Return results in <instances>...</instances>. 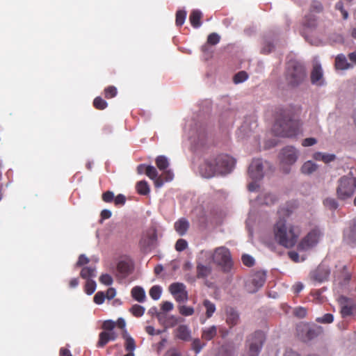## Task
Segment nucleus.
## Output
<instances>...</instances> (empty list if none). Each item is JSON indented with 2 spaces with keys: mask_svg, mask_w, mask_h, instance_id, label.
Returning <instances> with one entry per match:
<instances>
[{
  "mask_svg": "<svg viewBox=\"0 0 356 356\" xmlns=\"http://www.w3.org/2000/svg\"><path fill=\"white\" fill-rule=\"evenodd\" d=\"M293 117V107L290 106L279 110L278 117L273 127V131L277 136L293 137L298 134L300 122Z\"/></svg>",
  "mask_w": 356,
  "mask_h": 356,
  "instance_id": "obj_1",
  "label": "nucleus"
},
{
  "mask_svg": "<svg viewBox=\"0 0 356 356\" xmlns=\"http://www.w3.org/2000/svg\"><path fill=\"white\" fill-rule=\"evenodd\" d=\"M235 160L227 154H219L205 160L200 165V172L202 177L211 178L217 175L229 172L234 168Z\"/></svg>",
  "mask_w": 356,
  "mask_h": 356,
  "instance_id": "obj_2",
  "label": "nucleus"
},
{
  "mask_svg": "<svg viewBox=\"0 0 356 356\" xmlns=\"http://www.w3.org/2000/svg\"><path fill=\"white\" fill-rule=\"evenodd\" d=\"M274 234L280 245L291 248L297 243L300 229L293 225H286L284 220H280L274 226Z\"/></svg>",
  "mask_w": 356,
  "mask_h": 356,
  "instance_id": "obj_3",
  "label": "nucleus"
},
{
  "mask_svg": "<svg viewBox=\"0 0 356 356\" xmlns=\"http://www.w3.org/2000/svg\"><path fill=\"white\" fill-rule=\"evenodd\" d=\"M305 78L306 70L301 63L295 60H291L287 63L286 81L289 86L297 87L305 81Z\"/></svg>",
  "mask_w": 356,
  "mask_h": 356,
  "instance_id": "obj_4",
  "label": "nucleus"
},
{
  "mask_svg": "<svg viewBox=\"0 0 356 356\" xmlns=\"http://www.w3.org/2000/svg\"><path fill=\"white\" fill-rule=\"evenodd\" d=\"M356 191V178L351 176H343L338 181L337 195L338 199L346 200L350 198Z\"/></svg>",
  "mask_w": 356,
  "mask_h": 356,
  "instance_id": "obj_5",
  "label": "nucleus"
},
{
  "mask_svg": "<svg viewBox=\"0 0 356 356\" xmlns=\"http://www.w3.org/2000/svg\"><path fill=\"white\" fill-rule=\"evenodd\" d=\"M323 236V232L320 227H314L300 240L298 245V249L300 251H307L314 248Z\"/></svg>",
  "mask_w": 356,
  "mask_h": 356,
  "instance_id": "obj_6",
  "label": "nucleus"
},
{
  "mask_svg": "<svg viewBox=\"0 0 356 356\" xmlns=\"http://www.w3.org/2000/svg\"><path fill=\"white\" fill-rule=\"evenodd\" d=\"M213 263L220 266L224 272H229L233 265L229 250L225 247L215 249L212 254Z\"/></svg>",
  "mask_w": 356,
  "mask_h": 356,
  "instance_id": "obj_7",
  "label": "nucleus"
},
{
  "mask_svg": "<svg viewBox=\"0 0 356 356\" xmlns=\"http://www.w3.org/2000/svg\"><path fill=\"white\" fill-rule=\"evenodd\" d=\"M298 151L291 146H287L284 147L280 154V159L281 164L283 166V170L285 173H289L290 169L286 166L293 165L298 159Z\"/></svg>",
  "mask_w": 356,
  "mask_h": 356,
  "instance_id": "obj_8",
  "label": "nucleus"
},
{
  "mask_svg": "<svg viewBox=\"0 0 356 356\" xmlns=\"http://www.w3.org/2000/svg\"><path fill=\"white\" fill-rule=\"evenodd\" d=\"M337 302L342 318L356 315V303L352 298L340 296L337 299Z\"/></svg>",
  "mask_w": 356,
  "mask_h": 356,
  "instance_id": "obj_9",
  "label": "nucleus"
},
{
  "mask_svg": "<svg viewBox=\"0 0 356 356\" xmlns=\"http://www.w3.org/2000/svg\"><path fill=\"white\" fill-rule=\"evenodd\" d=\"M298 335L304 341L312 340L323 332V329L320 326L308 325H301L298 327Z\"/></svg>",
  "mask_w": 356,
  "mask_h": 356,
  "instance_id": "obj_10",
  "label": "nucleus"
},
{
  "mask_svg": "<svg viewBox=\"0 0 356 356\" xmlns=\"http://www.w3.org/2000/svg\"><path fill=\"white\" fill-rule=\"evenodd\" d=\"M248 175L253 180H259L264 177V166L261 159H253L248 168Z\"/></svg>",
  "mask_w": 356,
  "mask_h": 356,
  "instance_id": "obj_11",
  "label": "nucleus"
},
{
  "mask_svg": "<svg viewBox=\"0 0 356 356\" xmlns=\"http://www.w3.org/2000/svg\"><path fill=\"white\" fill-rule=\"evenodd\" d=\"M330 273L329 268L324 264H321L312 273L311 277L314 281L323 282L327 280Z\"/></svg>",
  "mask_w": 356,
  "mask_h": 356,
  "instance_id": "obj_12",
  "label": "nucleus"
},
{
  "mask_svg": "<svg viewBox=\"0 0 356 356\" xmlns=\"http://www.w3.org/2000/svg\"><path fill=\"white\" fill-rule=\"evenodd\" d=\"M240 321V316L237 310L232 307L225 308V322L229 328L236 325Z\"/></svg>",
  "mask_w": 356,
  "mask_h": 356,
  "instance_id": "obj_13",
  "label": "nucleus"
},
{
  "mask_svg": "<svg viewBox=\"0 0 356 356\" xmlns=\"http://www.w3.org/2000/svg\"><path fill=\"white\" fill-rule=\"evenodd\" d=\"M311 81L313 84L321 86L323 83V70L321 65L316 64L314 65L311 72Z\"/></svg>",
  "mask_w": 356,
  "mask_h": 356,
  "instance_id": "obj_14",
  "label": "nucleus"
},
{
  "mask_svg": "<svg viewBox=\"0 0 356 356\" xmlns=\"http://www.w3.org/2000/svg\"><path fill=\"white\" fill-rule=\"evenodd\" d=\"M343 239L348 244L356 243V222L343 232Z\"/></svg>",
  "mask_w": 356,
  "mask_h": 356,
  "instance_id": "obj_15",
  "label": "nucleus"
},
{
  "mask_svg": "<svg viewBox=\"0 0 356 356\" xmlns=\"http://www.w3.org/2000/svg\"><path fill=\"white\" fill-rule=\"evenodd\" d=\"M174 227L179 235L184 236L189 228V222L186 218H181L175 222Z\"/></svg>",
  "mask_w": 356,
  "mask_h": 356,
  "instance_id": "obj_16",
  "label": "nucleus"
},
{
  "mask_svg": "<svg viewBox=\"0 0 356 356\" xmlns=\"http://www.w3.org/2000/svg\"><path fill=\"white\" fill-rule=\"evenodd\" d=\"M218 328L216 325H211L204 327L202 330L201 337L203 340L210 341L213 339L217 334Z\"/></svg>",
  "mask_w": 356,
  "mask_h": 356,
  "instance_id": "obj_17",
  "label": "nucleus"
},
{
  "mask_svg": "<svg viewBox=\"0 0 356 356\" xmlns=\"http://www.w3.org/2000/svg\"><path fill=\"white\" fill-rule=\"evenodd\" d=\"M196 272L197 278H206L211 273V267L209 265L197 263Z\"/></svg>",
  "mask_w": 356,
  "mask_h": 356,
  "instance_id": "obj_18",
  "label": "nucleus"
},
{
  "mask_svg": "<svg viewBox=\"0 0 356 356\" xmlns=\"http://www.w3.org/2000/svg\"><path fill=\"white\" fill-rule=\"evenodd\" d=\"M202 17V14L200 10H194L191 13L189 20L193 27L199 28L201 26Z\"/></svg>",
  "mask_w": 356,
  "mask_h": 356,
  "instance_id": "obj_19",
  "label": "nucleus"
},
{
  "mask_svg": "<svg viewBox=\"0 0 356 356\" xmlns=\"http://www.w3.org/2000/svg\"><path fill=\"white\" fill-rule=\"evenodd\" d=\"M191 336V332L186 325H179L176 330V337L179 339L187 341Z\"/></svg>",
  "mask_w": 356,
  "mask_h": 356,
  "instance_id": "obj_20",
  "label": "nucleus"
},
{
  "mask_svg": "<svg viewBox=\"0 0 356 356\" xmlns=\"http://www.w3.org/2000/svg\"><path fill=\"white\" fill-rule=\"evenodd\" d=\"M132 298L139 302H143L145 300V290L140 286H134L131 291Z\"/></svg>",
  "mask_w": 356,
  "mask_h": 356,
  "instance_id": "obj_21",
  "label": "nucleus"
},
{
  "mask_svg": "<svg viewBox=\"0 0 356 356\" xmlns=\"http://www.w3.org/2000/svg\"><path fill=\"white\" fill-rule=\"evenodd\" d=\"M124 342V348L127 352H133L136 348V341L133 337L128 334L127 331H124L122 335Z\"/></svg>",
  "mask_w": 356,
  "mask_h": 356,
  "instance_id": "obj_22",
  "label": "nucleus"
},
{
  "mask_svg": "<svg viewBox=\"0 0 356 356\" xmlns=\"http://www.w3.org/2000/svg\"><path fill=\"white\" fill-rule=\"evenodd\" d=\"M117 270L119 273L125 277L131 273V266L126 261H120L117 265Z\"/></svg>",
  "mask_w": 356,
  "mask_h": 356,
  "instance_id": "obj_23",
  "label": "nucleus"
},
{
  "mask_svg": "<svg viewBox=\"0 0 356 356\" xmlns=\"http://www.w3.org/2000/svg\"><path fill=\"white\" fill-rule=\"evenodd\" d=\"M318 168L317 165L312 161H307L301 167V172L304 175H311Z\"/></svg>",
  "mask_w": 356,
  "mask_h": 356,
  "instance_id": "obj_24",
  "label": "nucleus"
},
{
  "mask_svg": "<svg viewBox=\"0 0 356 356\" xmlns=\"http://www.w3.org/2000/svg\"><path fill=\"white\" fill-rule=\"evenodd\" d=\"M335 67L339 70H346L350 67L344 55H338L335 59Z\"/></svg>",
  "mask_w": 356,
  "mask_h": 356,
  "instance_id": "obj_25",
  "label": "nucleus"
},
{
  "mask_svg": "<svg viewBox=\"0 0 356 356\" xmlns=\"http://www.w3.org/2000/svg\"><path fill=\"white\" fill-rule=\"evenodd\" d=\"M80 276L83 279L90 280L91 277L96 276V268L93 266L84 267L82 268Z\"/></svg>",
  "mask_w": 356,
  "mask_h": 356,
  "instance_id": "obj_26",
  "label": "nucleus"
},
{
  "mask_svg": "<svg viewBox=\"0 0 356 356\" xmlns=\"http://www.w3.org/2000/svg\"><path fill=\"white\" fill-rule=\"evenodd\" d=\"M136 188L137 193L141 195H147L150 191L149 184L145 180L137 182Z\"/></svg>",
  "mask_w": 356,
  "mask_h": 356,
  "instance_id": "obj_27",
  "label": "nucleus"
},
{
  "mask_svg": "<svg viewBox=\"0 0 356 356\" xmlns=\"http://www.w3.org/2000/svg\"><path fill=\"white\" fill-rule=\"evenodd\" d=\"M202 304L206 309L205 314L207 318H210L216 312V308L215 304L207 299H205Z\"/></svg>",
  "mask_w": 356,
  "mask_h": 356,
  "instance_id": "obj_28",
  "label": "nucleus"
},
{
  "mask_svg": "<svg viewBox=\"0 0 356 356\" xmlns=\"http://www.w3.org/2000/svg\"><path fill=\"white\" fill-rule=\"evenodd\" d=\"M265 281V275L261 273H257L254 275L252 283L256 287V289H258L264 285Z\"/></svg>",
  "mask_w": 356,
  "mask_h": 356,
  "instance_id": "obj_29",
  "label": "nucleus"
},
{
  "mask_svg": "<svg viewBox=\"0 0 356 356\" xmlns=\"http://www.w3.org/2000/svg\"><path fill=\"white\" fill-rule=\"evenodd\" d=\"M170 292L172 296L184 292L186 290V286L183 283L175 282L170 284L169 287Z\"/></svg>",
  "mask_w": 356,
  "mask_h": 356,
  "instance_id": "obj_30",
  "label": "nucleus"
},
{
  "mask_svg": "<svg viewBox=\"0 0 356 356\" xmlns=\"http://www.w3.org/2000/svg\"><path fill=\"white\" fill-rule=\"evenodd\" d=\"M259 200L262 204L271 205L277 201V197L272 193H266L259 196Z\"/></svg>",
  "mask_w": 356,
  "mask_h": 356,
  "instance_id": "obj_31",
  "label": "nucleus"
},
{
  "mask_svg": "<svg viewBox=\"0 0 356 356\" xmlns=\"http://www.w3.org/2000/svg\"><path fill=\"white\" fill-rule=\"evenodd\" d=\"M156 164L157 168L161 170H165L169 165L168 161L164 156H159L156 159Z\"/></svg>",
  "mask_w": 356,
  "mask_h": 356,
  "instance_id": "obj_32",
  "label": "nucleus"
},
{
  "mask_svg": "<svg viewBox=\"0 0 356 356\" xmlns=\"http://www.w3.org/2000/svg\"><path fill=\"white\" fill-rule=\"evenodd\" d=\"M162 293V289L160 286L154 285L153 286L149 291L150 297L154 300H157L160 298Z\"/></svg>",
  "mask_w": 356,
  "mask_h": 356,
  "instance_id": "obj_33",
  "label": "nucleus"
},
{
  "mask_svg": "<svg viewBox=\"0 0 356 356\" xmlns=\"http://www.w3.org/2000/svg\"><path fill=\"white\" fill-rule=\"evenodd\" d=\"M145 308L139 305H134L129 309V312L132 314L133 316L136 317H140L145 313Z\"/></svg>",
  "mask_w": 356,
  "mask_h": 356,
  "instance_id": "obj_34",
  "label": "nucleus"
},
{
  "mask_svg": "<svg viewBox=\"0 0 356 356\" xmlns=\"http://www.w3.org/2000/svg\"><path fill=\"white\" fill-rule=\"evenodd\" d=\"M110 341L111 340L108 337V333H107L106 331L102 332L99 334V341L97 346V347L102 348Z\"/></svg>",
  "mask_w": 356,
  "mask_h": 356,
  "instance_id": "obj_35",
  "label": "nucleus"
},
{
  "mask_svg": "<svg viewBox=\"0 0 356 356\" xmlns=\"http://www.w3.org/2000/svg\"><path fill=\"white\" fill-rule=\"evenodd\" d=\"M93 106L98 110H104L108 106V103L101 97H97L93 101Z\"/></svg>",
  "mask_w": 356,
  "mask_h": 356,
  "instance_id": "obj_36",
  "label": "nucleus"
},
{
  "mask_svg": "<svg viewBox=\"0 0 356 356\" xmlns=\"http://www.w3.org/2000/svg\"><path fill=\"white\" fill-rule=\"evenodd\" d=\"M179 312L184 316H192L194 314V308L190 306L181 305L178 307Z\"/></svg>",
  "mask_w": 356,
  "mask_h": 356,
  "instance_id": "obj_37",
  "label": "nucleus"
},
{
  "mask_svg": "<svg viewBox=\"0 0 356 356\" xmlns=\"http://www.w3.org/2000/svg\"><path fill=\"white\" fill-rule=\"evenodd\" d=\"M234 348L231 345L222 346L220 348L221 356H234Z\"/></svg>",
  "mask_w": 356,
  "mask_h": 356,
  "instance_id": "obj_38",
  "label": "nucleus"
},
{
  "mask_svg": "<svg viewBox=\"0 0 356 356\" xmlns=\"http://www.w3.org/2000/svg\"><path fill=\"white\" fill-rule=\"evenodd\" d=\"M186 17V12L185 10H178L176 13V25L178 26H181L184 22Z\"/></svg>",
  "mask_w": 356,
  "mask_h": 356,
  "instance_id": "obj_39",
  "label": "nucleus"
},
{
  "mask_svg": "<svg viewBox=\"0 0 356 356\" xmlns=\"http://www.w3.org/2000/svg\"><path fill=\"white\" fill-rule=\"evenodd\" d=\"M96 289V283L92 280H88L85 285V292L88 295L92 294Z\"/></svg>",
  "mask_w": 356,
  "mask_h": 356,
  "instance_id": "obj_40",
  "label": "nucleus"
},
{
  "mask_svg": "<svg viewBox=\"0 0 356 356\" xmlns=\"http://www.w3.org/2000/svg\"><path fill=\"white\" fill-rule=\"evenodd\" d=\"M117 93V88L115 86H110L104 89V96L107 99H111L115 97Z\"/></svg>",
  "mask_w": 356,
  "mask_h": 356,
  "instance_id": "obj_41",
  "label": "nucleus"
},
{
  "mask_svg": "<svg viewBox=\"0 0 356 356\" xmlns=\"http://www.w3.org/2000/svg\"><path fill=\"white\" fill-rule=\"evenodd\" d=\"M248 77V75L245 71H240L236 73L234 76V82L235 83H239L245 81Z\"/></svg>",
  "mask_w": 356,
  "mask_h": 356,
  "instance_id": "obj_42",
  "label": "nucleus"
},
{
  "mask_svg": "<svg viewBox=\"0 0 356 356\" xmlns=\"http://www.w3.org/2000/svg\"><path fill=\"white\" fill-rule=\"evenodd\" d=\"M305 26L309 27V28H313L316 26V17L313 15H310L309 16H306L304 22Z\"/></svg>",
  "mask_w": 356,
  "mask_h": 356,
  "instance_id": "obj_43",
  "label": "nucleus"
},
{
  "mask_svg": "<svg viewBox=\"0 0 356 356\" xmlns=\"http://www.w3.org/2000/svg\"><path fill=\"white\" fill-rule=\"evenodd\" d=\"M205 346L204 343H202L200 339H195L192 342V349L195 353H199L203 347Z\"/></svg>",
  "mask_w": 356,
  "mask_h": 356,
  "instance_id": "obj_44",
  "label": "nucleus"
},
{
  "mask_svg": "<svg viewBox=\"0 0 356 356\" xmlns=\"http://www.w3.org/2000/svg\"><path fill=\"white\" fill-rule=\"evenodd\" d=\"M220 40V35L216 33H212L207 37V43L211 45L217 44Z\"/></svg>",
  "mask_w": 356,
  "mask_h": 356,
  "instance_id": "obj_45",
  "label": "nucleus"
},
{
  "mask_svg": "<svg viewBox=\"0 0 356 356\" xmlns=\"http://www.w3.org/2000/svg\"><path fill=\"white\" fill-rule=\"evenodd\" d=\"M145 175L151 179H154L158 177L156 169L152 165H147Z\"/></svg>",
  "mask_w": 356,
  "mask_h": 356,
  "instance_id": "obj_46",
  "label": "nucleus"
},
{
  "mask_svg": "<svg viewBox=\"0 0 356 356\" xmlns=\"http://www.w3.org/2000/svg\"><path fill=\"white\" fill-rule=\"evenodd\" d=\"M188 246V243L185 239H178L175 244V249L178 252L184 250Z\"/></svg>",
  "mask_w": 356,
  "mask_h": 356,
  "instance_id": "obj_47",
  "label": "nucleus"
},
{
  "mask_svg": "<svg viewBox=\"0 0 356 356\" xmlns=\"http://www.w3.org/2000/svg\"><path fill=\"white\" fill-rule=\"evenodd\" d=\"M323 204L330 208V209H336L338 207V203L333 198H327L323 201Z\"/></svg>",
  "mask_w": 356,
  "mask_h": 356,
  "instance_id": "obj_48",
  "label": "nucleus"
},
{
  "mask_svg": "<svg viewBox=\"0 0 356 356\" xmlns=\"http://www.w3.org/2000/svg\"><path fill=\"white\" fill-rule=\"evenodd\" d=\"M106 296L104 292L98 291L94 296L93 300L97 305H101L104 302Z\"/></svg>",
  "mask_w": 356,
  "mask_h": 356,
  "instance_id": "obj_49",
  "label": "nucleus"
},
{
  "mask_svg": "<svg viewBox=\"0 0 356 356\" xmlns=\"http://www.w3.org/2000/svg\"><path fill=\"white\" fill-rule=\"evenodd\" d=\"M114 197L113 192L110 191L104 192L102 195V200L106 203L112 202L114 200Z\"/></svg>",
  "mask_w": 356,
  "mask_h": 356,
  "instance_id": "obj_50",
  "label": "nucleus"
},
{
  "mask_svg": "<svg viewBox=\"0 0 356 356\" xmlns=\"http://www.w3.org/2000/svg\"><path fill=\"white\" fill-rule=\"evenodd\" d=\"M241 260L243 264L248 267H251L254 264L253 257L248 254H243L241 257Z\"/></svg>",
  "mask_w": 356,
  "mask_h": 356,
  "instance_id": "obj_51",
  "label": "nucleus"
},
{
  "mask_svg": "<svg viewBox=\"0 0 356 356\" xmlns=\"http://www.w3.org/2000/svg\"><path fill=\"white\" fill-rule=\"evenodd\" d=\"M99 281L101 283L109 286L113 283V278L108 274H103L100 276Z\"/></svg>",
  "mask_w": 356,
  "mask_h": 356,
  "instance_id": "obj_52",
  "label": "nucleus"
},
{
  "mask_svg": "<svg viewBox=\"0 0 356 356\" xmlns=\"http://www.w3.org/2000/svg\"><path fill=\"white\" fill-rule=\"evenodd\" d=\"M114 204L115 206H123L126 202V197L122 194H119L114 197Z\"/></svg>",
  "mask_w": 356,
  "mask_h": 356,
  "instance_id": "obj_53",
  "label": "nucleus"
},
{
  "mask_svg": "<svg viewBox=\"0 0 356 356\" xmlns=\"http://www.w3.org/2000/svg\"><path fill=\"white\" fill-rule=\"evenodd\" d=\"M317 321L320 323H330L334 321V316L331 314H325L321 318H318Z\"/></svg>",
  "mask_w": 356,
  "mask_h": 356,
  "instance_id": "obj_54",
  "label": "nucleus"
},
{
  "mask_svg": "<svg viewBox=\"0 0 356 356\" xmlns=\"http://www.w3.org/2000/svg\"><path fill=\"white\" fill-rule=\"evenodd\" d=\"M115 327V323L111 320L105 321L102 325V328L106 330V332L112 331Z\"/></svg>",
  "mask_w": 356,
  "mask_h": 356,
  "instance_id": "obj_55",
  "label": "nucleus"
},
{
  "mask_svg": "<svg viewBox=\"0 0 356 356\" xmlns=\"http://www.w3.org/2000/svg\"><path fill=\"white\" fill-rule=\"evenodd\" d=\"M175 299L178 302H184L188 300V292L186 291L177 293L176 296H173Z\"/></svg>",
  "mask_w": 356,
  "mask_h": 356,
  "instance_id": "obj_56",
  "label": "nucleus"
},
{
  "mask_svg": "<svg viewBox=\"0 0 356 356\" xmlns=\"http://www.w3.org/2000/svg\"><path fill=\"white\" fill-rule=\"evenodd\" d=\"M317 143V140L314 138H307L302 142V145L304 147L312 146Z\"/></svg>",
  "mask_w": 356,
  "mask_h": 356,
  "instance_id": "obj_57",
  "label": "nucleus"
},
{
  "mask_svg": "<svg viewBox=\"0 0 356 356\" xmlns=\"http://www.w3.org/2000/svg\"><path fill=\"white\" fill-rule=\"evenodd\" d=\"M89 262V259L85 254H81L76 264V266H82Z\"/></svg>",
  "mask_w": 356,
  "mask_h": 356,
  "instance_id": "obj_58",
  "label": "nucleus"
},
{
  "mask_svg": "<svg viewBox=\"0 0 356 356\" xmlns=\"http://www.w3.org/2000/svg\"><path fill=\"white\" fill-rule=\"evenodd\" d=\"M173 309V304L169 301H165L161 305V309L163 312H170Z\"/></svg>",
  "mask_w": 356,
  "mask_h": 356,
  "instance_id": "obj_59",
  "label": "nucleus"
},
{
  "mask_svg": "<svg viewBox=\"0 0 356 356\" xmlns=\"http://www.w3.org/2000/svg\"><path fill=\"white\" fill-rule=\"evenodd\" d=\"M294 314L300 318H303L307 314V311L305 308L299 307L295 309Z\"/></svg>",
  "mask_w": 356,
  "mask_h": 356,
  "instance_id": "obj_60",
  "label": "nucleus"
},
{
  "mask_svg": "<svg viewBox=\"0 0 356 356\" xmlns=\"http://www.w3.org/2000/svg\"><path fill=\"white\" fill-rule=\"evenodd\" d=\"M115 295H116L115 289L112 287L108 289V290L106 291V293H105L106 298H107L108 300H112L113 298H114Z\"/></svg>",
  "mask_w": 356,
  "mask_h": 356,
  "instance_id": "obj_61",
  "label": "nucleus"
},
{
  "mask_svg": "<svg viewBox=\"0 0 356 356\" xmlns=\"http://www.w3.org/2000/svg\"><path fill=\"white\" fill-rule=\"evenodd\" d=\"M336 156L334 154H323V157L322 161L325 163H328L330 162L333 161L335 159Z\"/></svg>",
  "mask_w": 356,
  "mask_h": 356,
  "instance_id": "obj_62",
  "label": "nucleus"
},
{
  "mask_svg": "<svg viewBox=\"0 0 356 356\" xmlns=\"http://www.w3.org/2000/svg\"><path fill=\"white\" fill-rule=\"evenodd\" d=\"M145 331L147 334H149V335H158L159 334H161V331L160 330H155L154 327L153 326H151V325H148L145 327Z\"/></svg>",
  "mask_w": 356,
  "mask_h": 356,
  "instance_id": "obj_63",
  "label": "nucleus"
},
{
  "mask_svg": "<svg viewBox=\"0 0 356 356\" xmlns=\"http://www.w3.org/2000/svg\"><path fill=\"white\" fill-rule=\"evenodd\" d=\"M163 356H181V355L177 349L171 348Z\"/></svg>",
  "mask_w": 356,
  "mask_h": 356,
  "instance_id": "obj_64",
  "label": "nucleus"
}]
</instances>
